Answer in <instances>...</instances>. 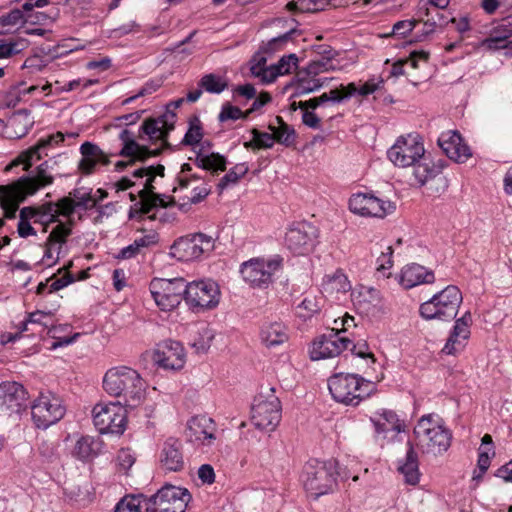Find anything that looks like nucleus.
<instances>
[{
	"label": "nucleus",
	"instance_id": "obj_11",
	"mask_svg": "<svg viewBox=\"0 0 512 512\" xmlns=\"http://www.w3.org/2000/svg\"><path fill=\"white\" fill-rule=\"evenodd\" d=\"M125 406L120 403H99L93 408V422L101 434L121 435L126 426Z\"/></svg>",
	"mask_w": 512,
	"mask_h": 512
},
{
	"label": "nucleus",
	"instance_id": "obj_42",
	"mask_svg": "<svg viewBox=\"0 0 512 512\" xmlns=\"http://www.w3.org/2000/svg\"><path fill=\"white\" fill-rule=\"evenodd\" d=\"M73 456L80 460H88L95 455L94 439L90 436L80 437L74 446Z\"/></svg>",
	"mask_w": 512,
	"mask_h": 512
},
{
	"label": "nucleus",
	"instance_id": "obj_51",
	"mask_svg": "<svg viewBox=\"0 0 512 512\" xmlns=\"http://www.w3.org/2000/svg\"><path fill=\"white\" fill-rule=\"evenodd\" d=\"M357 92L355 83H349L348 85H340V87L330 90L327 94L329 101L339 103L344 99H347Z\"/></svg>",
	"mask_w": 512,
	"mask_h": 512
},
{
	"label": "nucleus",
	"instance_id": "obj_23",
	"mask_svg": "<svg viewBox=\"0 0 512 512\" xmlns=\"http://www.w3.org/2000/svg\"><path fill=\"white\" fill-rule=\"evenodd\" d=\"M471 324L472 315L468 311L460 318L456 319L453 329L442 348V353L446 355H456L463 351L470 337Z\"/></svg>",
	"mask_w": 512,
	"mask_h": 512
},
{
	"label": "nucleus",
	"instance_id": "obj_33",
	"mask_svg": "<svg viewBox=\"0 0 512 512\" xmlns=\"http://www.w3.org/2000/svg\"><path fill=\"white\" fill-rule=\"evenodd\" d=\"M260 338L267 347L278 346L288 340L287 329L281 322L266 323L261 328Z\"/></svg>",
	"mask_w": 512,
	"mask_h": 512
},
{
	"label": "nucleus",
	"instance_id": "obj_21",
	"mask_svg": "<svg viewBox=\"0 0 512 512\" xmlns=\"http://www.w3.org/2000/svg\"><path fill=\"white\" fill-rule=\"evenodd\" d=\"M351 341L340 337L339 333L333 335H323L317 338L311 346L310 358L314 361L333 358L341 354L342 351L349 348Z\"/></svg>",
	"mask_w": 512,
	"mask_h": 512
},
{
	"label": "nucleus",
	"instance_id": "obj_28",
	"mask_svg": "<svg viewBox=\"0 0 512 512\" xmlns=\"http://www.w3.org/2000/svg\"><path fill=\"white\" fill-rule=\"evenodd\" d=\"M182 442L175 438H169L165 441L161 456L160 463L166 470L178 472L184 468Z\"/></svg>",
	"mask_w": 512,
	"mask_h": 512
},
{
	"label": "nucleus",
	"instance_id": "obj_20",
	"mask_svg": "<svg viewBox=\"0 0 512 512\" xmlns=\"http://www.w3.org/2000/svg\"><path fill=\"white\" fill-rule=\"evenodd\" d=\"M152 359L165 370H180L185 365L186 354L180 342L166 340L154 350Z\"/></svg>",
	"mask_w": 512,
	"mask_h": 512
},
{
	"label": "nucleus",
	"instance_id": "obj_44",
	"mask_svg": "<svg viewBox=\"0 0 512 512\" xmlns=\"http://www.w3.org/2000/svg\"><path fill=\"white\" fill-rule=\"evenodd\" d=\"M328 4V0H297L291 1L287 4L289 11L299 12H317L325 9Z\"/></svg>",
	"mask_w": 512,
	"mask_h": 512
},
{
	"label": "nucleus",
	"instance_id": "obj_14",
	"mask_svg": "<svg viewBox=\"0 0 512 512\" xmlns=\"http://www.w3.org/2000/svg\"><path fill=\"white\" fill-rule=\"evenodd\" d=\"M214 249V239L203 233L179 238L171 246V254L181 261H191Z\"/></svg>",
	"mask_w": 512,
	"mask_h": 512
},
{
	"label": "nucleus",
	"instance_id": "obj_61",
	"mask_svg": "<svg viewBox=\"0 0 512 512\" xmlns=\"http://www.w3.org/2000/svg\"><path fill=\"white\" fill-rule=\"evenodd\" d=\"M210 193V188L203 184L202 186H193L192 191L189 195H185V198L192 204H196L205 199Z\"/></svg>",
	"mask_w": 512,
	"mask_h": 512
},
{
	"label": "nucleus",
	"instance_id": "obj_39",
	"mask_svg": "<svg viewBox=\"0 0 512 512\" xmlns=\"http://www.w3.org/2000/svg\"><path fill=\"white\" fill-rule=\"evenodd\" d=\"M196 164L198 167L210 170L213 173L226 170V159L218 153H211L209 155L199 154L196 157Z\"/></svg>",
	"mask_w": 512,
	"mask_h": 512
},
{
	"label": "nucleus",
	"instance_id": "obj_32",
	"mask_svg": "<svg viewBox=\"0 0 512 512\" xmlns=\"http://www.w3.org/2000/svg\"><path fill=\"white\" fill-rule=\"evenodd\" d=\"M321 286L322 291L328 295L344 294L351 289V283L342 269L326 274L323 277Z\"/></svg>",
	"mask_w": 512,
	"mask_h": 512
},
{
	"label": "nucleus",
	"instance_id": "obj_15",
	"mask_svg": "<svg viewBox=\"0 0 512 512\" xmlns=\"http://www.w3.org/2000/svg\"><path fill=\"white\" fill-rule=\"evenodd\" d=\"M349 209L364 217L384 218L396 210V204L370 193H356L349 199Z\"/></svg>",
	"mask_w": 512,
	"mask_h": 512
},
{
	"label": "nucleus",
	"instance_id": "obj_57",
	"mask_svg": "<svg viewBox=\"0 0 512 512\" xmlns=\"http://www.w3.org/2000/svg\"><path fill=\"white\" fill-rule=\"evenodd\" d=\"M334 69L331 60L322 58L321 60H314L310 62L306 68L307 75H319L323 72Z\"/></svg>",
	"mask_w": 512,
	"mask_h": 512
},
{
	"label": "nucleus",
	"instance_id": "obj_59",
	"mask_svg": "<svg viewBox=\"0 0 512 512\" xmlns=\"http://www.w3.org/2000/svg\"><path fill=\"white\" fill-rule=\"evenodd\" d=\"M23 22V14L21 10L14 9L8 14L0 17V25L3 27H14Z\"/></svg>",
	"mask_w": 512,
	"mask_h": 512
},
{
	"label": "nucleus",
	"instance_id": "obj_50",
	"mask_svg": "<svg viewBox=\"0 0 512 512\" xmlns=\"http://www.w3.org/2000/svg\"><path fill=\"white\" fill-rule=\"evenodd\" d=\"M203 137L201 122L197 117L190 121V126L186 132L182 143L185 145H194L200 142Z\"/></svg>",
	"mask_w": 512,
	"mask_h": 512
},
{
	"label": "nucleus",
	"instance_id": "obj_40",
	"mask_svg": "<svg viewBox=\"0 0 512 512\" xmlns=\"http://www.w3.org/2000/svg\"><path fill=\"white\" fill-rule=\"evenodd\" d=\"M146 511V497L143 495H126L116 505L114 512Z\"/></svg>",
	"mask_w": 512,
	"mask_h": 512
},
{
	"label": "nucleus",
	"instance_id": "obj_31",
	"mask_svg": "<svg viewBox=\"0 0 512 512\" xmlns=\"http://www.w3.org/2000/svg\"><path fill=\"white\" fill-rule=\"evenodd\" d=\"M80 151L83 157L79 162L78 168L85 174L92 173L95 166L99 163L103 165L109 164L107 155L95 144L85 142L81 145Z\"/></svg>",
	"mask_w": 512,
	"mask_h": 512
},
{
	"label": "nucleus",
	"instance_id": "obj_64",
	"mask_svg": "<svg viewBox=\"0 0 512 512\" xmlns=\"http://www.w3.org/2000/svg\"><path fill=\"white\" fill-rule=\"evenodd\" d=\"M213 338V333L209 330H206L205 337H201L198 341H195L193 343V347L196 349L197 352L205 353L210 348Z\"/></svg>",
	"mask_w": 512,
	"mask_h": 512
},
{
	"label": "nucleus",
	"instance_id": "obj_18",
	"mask_svg": "<svg viewBox=\"0 0 512 512\" xmlns=\"http://www.w3.org/2000/svg\"><path fill=\"white\" fill-rule=\"evenodd\" d=\"M351 299L360 314L376 318L385 313L383 296L373 287L360 286L351 293Z\"/></svg>",
	"mask_w": 512,
	"mask_h": 512
},
{
	"label": "nucleus",
	"instance_id": "obj_45",
	"mask_svg": "<svg viewBox=\"0 0 512 512\" xmlns=\"http://www.w3.org/2000/svg\"><path fill=\"white\" fill-rule=\"evenodd\" d=\"M249 168L245 163L235 165L225 174L218 183V190L222 192L228 185L236 184L248 172Z\"/></svg>",
	"mask_w": 512,
	"mask_h": 512
},
{
	"label": "nucleus",
	"instance_id": "obj_37",
	"mask_svg": "<svg viewBox=\"0 0 512 512\" xmlns=\"http://www.w3.org/2000/svg\"><path fill=\"white\" fill-rule=\"evenodd\" d=\"M377 433H384L390 430H399L397 415L390 410H382L371 417Z\"/></svg>",
	"mask_w": 512,
	"mask_h": 512
},
{
	"label": "nucleus",
	"instance_id": "obj_22",
	"mask_svg": "<svg viewBox=\"0 0 512 512\" xmlns=\"http://www.w3.org/2000/svg\"><path fill=\"white\" fill-rule=\"evenodd\" d=\"M175 113L164 114L158 118L146 119L140 129L139 138L144 139V135L151 142L161 140L165 147H169L167 136L174 129Z\"/></svg>",
	"mask_w": 512,
	"mask_h": 512
},
{
	"label": "nucleus",
	"instance_id": "obj_62",
	"mask_svg": "<svg viewBox=\"0 0 512 512\" xmlns=\"http://www.w3.org/2000/svg\"><path fill=\"white\" fill-rule=\"evenodd\" d=\"M242 117L245 118L246 115L243 114L240 108L232 105L223 106L222 111L219 114V120L221 122L226 120H237Z\"/></svg>",
	"mask_w": 512,
	"mask_h": 512
},
{
	"label": "nucleus",
	"instance_id": "obj_47",
	"mask_svg": "<svg viewBox=\"0 0 512 512\" xmlns=\"http://www.w3.org/2000/svg\"><path fill=\"white\" fill-rule=\"evenodd\" d=\"M33 216L32 210L29 208H22L19 213V221L17 225V232L18 235L22 238H27L29 236H35L36 230L32 226L33 220L30 218V216Z\"/></svg>",
	"mask_w": 512,
	"mask_h": 512
},
{
	"label": "nucleus",
	"instance_id": "obj_34",
	"mask_svg": "<svg viewBox=\"0 0 512 512\" xmlns=\"http://www.w3.org/2000/svg\"><path fill=\"white\" fill-rule=\"evenodd\" d=\"M26 208L32 210L33 216H29L33 220V223L44 226V232L47 231V226L50 223L57 222L58 224L60 222L56 219V207L53 202H47L39 206H27Z\"/></svg>",
	"mask_w": 512,
	"mask_h": 512
},
{
	"label": "nucleus",
	"instance_id": "obj_48",
	"mask_svg": "<svg viewBox=\"0 0 512 512\" xmlns=\"http://www.w3.org/2000/svg\"><path fill=\"white\" fill-rule=\"evenodd\" d=\"M199 86L209 93H221L227 88V83L215 74H207L201 78Z\"/></svg>",
	"mask_w": 512,
	"mask_h": 512
},
{
	"label": "nucleus",
	"instance_id": "obj_46",
	"mask_svg": "<svg viewBox=\"0 0 512 512\" xmlns=\"http://www.w3.org/2000/svg\"><path fill=\"white\" fill-rule=\"evenodd\" d=\"M251 133L253 138L244 144L246 148L268 149L273 147L275 142V137H273V134L260 132L256 128L252 129Z\"/></svg>",
	"mask_w": 512,
	"mask_h": 512
},
{
	"label": "nucleus",
	"instance_id": "obj_3",
	"mask_svg": "<svg viewBox=\"0 0 512 512\" xmlns=\"http://www.w3.org/2000/svg\"><path fill=\"white\" fill-rule=\"evenodd\" d=\"M47 169V162L42 163L37 167L35 175L21 177L9 185H0V206L6 218L15 217L19 203L27 196L53 183V176Z\"/></svg>",
	"mask_w": 512,
	"mask_h": 512
},
{
	"label": "nucleus",
	"instance_id": "obj_13",
	"mask_svg": "<svg viewBox=\"0 0 512 512\" xmlns=\"http://www.w3.org/2000/svg\"><path fill=\"white\" fill-rule=\"evenodd\" d=\"M32 420L38 428L46 429L65 415L62 400L47 392L41 393L31 406Z\"/></svg>",
	"mask_w": 512,
	"mask_h": 512
},
{
	"label": "nucleus",
	"instance_id": "obj_38",
	"mask_svg": "<svg viewBox=\"0 0 512 512\" xmlns=\"http://www.w3.org/2000/svg\"><path fill=\"white\" fill-rule=\"evenodd\" d=\"M170 201L166 202L163 195L160 194H153L152 196L148 197L147 201H139L135 204L134 208L130 211V216H132L133 211L139 214H148L152 211L153 208L156 207H162L166 208L168 206H171L175 204V201L173 198H169Z\"/></svg>",
	"mask_w": 512,
	"mask_h": 512
},
{
	"label": "nucleus",
	"instance_id": "obj_12",
	"mask_svg": "<svg viewBox=\"0 0 512 512\" xmlns=\"http://www.w3.org/2000/svg\"><path fill=\"white\" fill-rule=\"evenodd\" d=\"M150 292L162 311H172L185 297V281L182 278H155L150 283Z\"/></svg>",
	"mask_w": 512,
	"mask_h": 512
},
{
	"label": "nucleus",
	"instance_id": "obj_26",
	"mask_svg": "<svg viewBox=\"0 0 512 512\" xmlns=\"http://www.w3.org/2000/svg\"><path fill=\"white\" fill-rule=\"evenodd\" d=\"M27 393L17 382H6L0 385V407L10 412H20L26 406Z\"/></svg>",
	"mask_w": 512,
	"mask_h": 512
},
{
	"label": "nucleus",
	"instance_id": "obj_1",
	"mask_svg": "<svg viewBox=\"0 0 512 512\" xmlns=\"http://www.w3.org/2000/svg\"><path fill=\"white\" fill-rule=\"evenodd\" d=\"M387 156L397 167L412 168V186L422 187L436 182L435 192L444 191L447 188V180L442 176L443 165L441 162H434L426 154L419 135L400 136L387 151ZM429 189L433 190V187L430 186Z\"/></svg>",
	"mask_w": 512,
	"mask_h": 512
},
{
	"label": "nucleus",
	"instance_id": "obj_54",
	"mask_svg": "<svg viewBox=\"0 0 512 512\" xmlns=\"http://www.w3.org/2000/svg\"><path fill=\"white\" fill-rule=\"evenodd\" d=\"M298 58L295 54L283 56L277 64H274L279 76L286 75L292 72L297 67Z\"/></svg>",
	"mask_w": 512,
	"mask_h": 512
},
{
	"label": "nucleus",
	"instance_id": "obj_55",
	"mask_svg": "<svg viewBox=\"0 0 512 512\" xmlns=\"http://www.w3.org/2000/svg\"><path fill=\"white\" fill-rule=\"evenodd\" d=\"M54 205L56 207V219L60 215L70 217L76 208L75 200L71 196L60 199Z\"/></svg>",
	"mask_w": 512,
	"mask_h": 512
},
{
	"label": "nucleus",
	"instance_id": "obj_2",
	"mask_svg": "<svg viewBox=\"0 0 512 512\" xmlns=\"http://www.w3.org/2000/svg\"><path fill=\"white\" fill-rule=\"evenodd\" d=\"M103 388L129 408L138 407L145 399L144 380L136 370L126 366L109 369L103 378Z\"/></svg>",
	"mask_w": 512,
	"mask_h": 512
},
{
	"label": "nucleus",
	"instance_id": "obj_4",
	"mask_svg": "<svg viewBox=\"0 0 512 512\" xmlns=\"http://www.w3.org/2000/svg\"><path fill=\"white\" fill-rule=\"evenodd\" d=\"M417 446L424 453L438 455L448 450L451 433L431 415L423 416L414 428Z\"/></svg>",
	"mask_w": 512,
	"mask_h": 512
},
{
	"label": "nucleus",
	"instance_id": "obj_7",
	"mask_svg": "<svg viewBox=\"0 0 512 512\" xmlns=\"http://www.w3.org/2000/svg\"><path fill=\"white\" fill-rule=\"evenodd\" d=\"M337 472L331 461L309 460L303 467L302 481L305 490L314 498L325 495L336 487Z\"/></svg>",
	"mask_w": 512,
	"mask_h": 512
},
{
	"label": "nucleus",
	"instance_id": "obj_43",
	"mask_svg": "<svg viewBox=\"0 0 512 512\" xmlns=\"http://www.w3.org/2000/svg\"><path fill=\"white\" fill-rule=\"evenodd\" d=\"M27 47L28 41L24 38L2 40L0 41V59L18 54Z\"/></svg>",
	"mask_w": 512,
	"mask_h": 512
},
{
	"label": "nucleus",
	"instance_id": "obj_60",
	"mask_svg": "<svg viewBox=\"0 0 512 512\" xmlns=\"http://www.w3.org/2000/svg\"><path fill=\"white\" fill-rule=\"evenodd\" d=\"M298 21L295 18H277L272 22L273 29H282L284 32H298Z\"/></svg>",
	"mask_w": 512,
	"mask_h": 512
},
{
	"label": "nucleus",
	"instance_id": "obj_58",
	"mask_svg": "<svg viewBox=\"0 0 512 512\" xmlns=\"http://www.w3.org/2000/svg\"><path fill=\"white\" fill-rule=\"evenodd\" d=\"M135 460V455L132 453L130 449H121L117 454L118 466L124 472H127L133 466Z\"/></svg>",
	"mask_w": 512,
	"mask_h": 512
},
{
	"label": "nucleus",
	"instance_id": "obj_63",
	"mask_svg": "<svg viewBox=\"0 0 512 512\" xmlns=\"http://www.w3.org/2000/svg\"><path fill=\"white\" fill-rule=\"evenodd\" d=\"M350 345H351L350 350L354 355L359 356L361 358H369V359H371L372 363H375L376 359L374 357V354L369 351V348H368V345L366 342H361L358 344L351 343Z\"/></svg>",
	"mask_w": 512,
	"mask_h": 512
},
{
	"label": "nucleus",
	"instance_id": "obj_27",
	"mask_svg": "<svg viewBox=\"0 0 512 512\" xmlns=\"http://www.w3.org/2000/svg\"><path fill=\"white\" fill-rule=\"evenodd\" d=\"M120 140L123 143L119 155L126 158H132V161L143 162L152 156H158L161 153V149H149L147 146L140 145L134 139L132 133L124 129L119 135Z\"/></svg>",
	"mask_w": 512,
	"mask_h": 512
},
{
	"label": "nucleus",
	"instance_id": "obj_36",
	"mask_svg": "<svg viewBox=\"0 0 512 512\" xmlns=\"http://www.w3.org/2000/svg\"><path fill=\"white\" fill-rule=\"evenodd\" d=\"M399 471L404 475L405 482L415 485L419 481L417 454L412 447L407 451L406 461L399 467Z\"/></svg>",
	"mask_w": 512,
	"mask_h": 512
},
{
	"label": "nucleus",
	"instance_id": "obj_6",
	"mask_svg": "<svg viewBox=\"0 0 512 512\" xmlns=\"http://www.w3.org/2000/svg\"><path fill=\"white\" fill-rule=\"evenodd\" d=\"M462 300L460 289L455 285H448L422 303L419 312L427 320L451 321L456 317Z\"/></svg>",
	"mask_w": 512,
	"mask_h": 512
},
{
	"label": "nucleus",
	"instance_id": "obj_25",
	"mask_svg": "<svg viewBox=\"0 0 512 512\" xmlns=\"http://www.w3.org/2000/svg\"><path fill=\"white\" fill-rule=\"evenodd\" d=\"M438 144L447 157L456 162L464 163L471 157L470 148L456 131L443 133L438 139Z\"/></svg>",
	"mask_w": 512,
	"mask_h": 512
},
{
	"label": "nucleus",
	"instance_id": "obj_35",
	"mask_svg": "<svg viewBox=\"0 0 512 512\" xmlns=\"http://www.w3.org/2000/svg\"><path fill=\"white\" fill-rule=\"evenodd\" d=\"M318 75H307L306 70L299 73L297 83L295 85L294 96H302L314 92L321 88L327 78H318Z\"/></svg>",
	"mask_w": 512,
	"mask_h": 512
},
{
	"label": "nucleus",
	"instance_id": "obj_10",
	"mask_svg": "<svg viewBox=\"0 0 512 512\" xmlns=\"http://www.w3.org/2000/svg\"><path fill=\"white\" fill-rule=\"evenodd\" d=\"M220 295L218 284L212 280L185 283L184 300L195 312L216 308L220 302Z\"/></svg>",
	"mask_w": 512,
	"mask_h": 512
},
{
	"label": "nucleus",
	"instance_id": "obj_56",
	"mask_svg": "<svg viewBox=\"0 0 512 512\" xmlns=\"http://www.w3.org/2000/svg\"><path fill=\"white\" fill-rule=\"evenodd\" d=\"M27 317H28V322H30V324L39 325L43 329L49 328L52 325L51 312H44V311L37 310L35 312L29 313L27 315Z\"/></svg>",
	"mask_w": 512,
	"mask_h": 512
},
{
	"label": "nucleus",
	"instance_id": "obj_19",
	"mask_svg": "<svg viewBox=\"0 0 512 512\" xmlns=\"http://www.w3.org/2000/svg\"><path fill=\"white\" fill-rule=\"evenodd\" d=\"M315 229L306 222L292 224L285 233L284 243L294 254L309 253L314 246Z\"/></svg>",
	"mask_w": 512,
	"mask_h": 512
},
{
	"label": "nucleus",
	"instance_id": "obj_30",
	"mask_svg": "<svg viewBox=\"0 0 512 512\" xmlns=\"http://www.w3.org/2000/svg\"><path fill=\"white\" fill-rule=\"evenodd\" d=\"M215 423L207 416H196L188 422V436L191 440L205 443L215 439Z\"/></svg>",
	"mask_w": 512,
	"mask_h": 512
},
{
	"label": "nucleus",
	"instance_id": "obj_17",
	"mask_svg": "<svg viewBox=\"0 0 512 512\" xmlns=\"http://www.w3.org/2000/svg\"><path fill=\"white\" fill-rule=\"evenodd\" d=\"M72 226L73 220L59 222L50 231L43 244L44 254L42 259L48 266L58 263L61 255L66 251L68 238L72 234Z\"/></svg>",
	"mask_w": 512,
	"mask_h": 512
},
{
	"label": "nucleus",
	"instance_id": "obj_5",
	"mask_svg": "<svg viewBox=\"0 0 512 512\" xmlns=\"http://www.w3.org/2000/svg\"><path fill=\"white\" fill-rule=\"evenodd\" d=\"M372 383L355 374L338 373L328 380L332 397L345 405H358L372 391Z\"/></svg>",
	"mask_w": 512,
	"mask_h": 512
},
{
	"label": "nucleus",
	"instance_id": "obj_24",
	"mask_svg": "<svg viewBox=\"0 0 512 512\" xmlns=\"http://www.w3.org/2000/svg\"><path fill=\"white\" fill-rule=\"evenodd\" d=\"M65 137L62 132H56L45 138L40 139L34 146L30 147L26 151H23L10 165L6 167V170H10L13 166L24 164V170H28L32 165V160L36 158L40 160L42 158V152L54 145H58L64 141Z\"/></svg>",
	"mask_w": 512,
	"mask_h": 512
},
{
	"label": "nucleus",
	"instance_id": "obj_16",
	"mask_svg": "<svg viewBox=\"0 0 512 512\" xmlns=\"http://www.w3.org/2000/svg\"><path fill=\"white\" fill-rule=\"evenodd\" d=\"M280 266L279 258L270 260L254 258L242 264L241 274L252 287H267L271 283L272 275Z\"/></svg>",
	"mask_w": 512,
	"mask_h": 512
},
{
	"label": "nucleus",
	"instance_id": "obj_41",
	"mask_svg": "<svg viewBox=\"0 0 512 512\" xmlns=\"http://www.w3.org/2000/svg\"><path fill=\"white\" fill-rule=\"evenodd\" d=\"M276 121L278 123V127L269 125V129L272 131L275 141L286 146L291 145L295 138L294 129L285 123L280 116L276 117Z\"/></svg>",
	"mask_w": 512,
	"mask_h": 512
},
{
	"label": "nucleus",
	"instance_id": "obj_8",
	"mask_svg": "<svg viewBox=\"0 0 512 512\" xmlns=\"http://www.w3.org/2000/svg\"><path fill=\"white\" fill-rule=\"evenodd\" d=\"M281 419V402L275 395L274 388L259 393L252 405L251 421L262 431L271 432L276 429Z\"/></svg>",
	"mask_w": 512,
	"mask_h": 512
},
{
	"label": "nucleus",
	"instance_id": "obj_52",
	"mask_svg": "<svg viewBox=\"0 0 512 512\" xmlns=\"http://www.w3.org/2000/svg\"><path fill=\"white\" fill-rule=\"evenodd\" d=\"M85 48V45L83 43H81L78 39H75V38H67V39H64L61 41V43H59L55 49H54V52L58 55V56H63V55H66V54H69L71 52H74V51H77V50H81V49H84Z\"/></svg>",
	"mask_w": 512,
	"mask_h": 512
},
{
	"label": "nucleus",
	"instance_id": "obj_9",
	"mask_svg": "<svg viewBox=\"0 0 512 512\" xmlns=\"http://www.w3.org/2000/svg\"><path fill=\"white\" fill-rule=\"evenodd\" d=\"M191 500L189 491L165 485L150 498H146V512H185Z\"/></svg>",
	"mask_w": 512,
	"mask_h": 512
},
{
	"label": "nucleus",
	"instance_id": "obj_53",
	"mask_svg": "<svg viewBox=\"0 0 512 512\" xmlns=\"http://www.w3.org/2000/svg\"><path fill=\"white\" fill-rule=\"evenodd\" d=\"M70 196L75 200L76 207L84 209H93L97 204V199L90 193H82L80 190L70 192Z\"/></svg>",
	"mask_w": 512,
	"mask_h": 512
},
{
	"label": "nucleus",
	"instance_id": "obj_29",
	"mask_svg": "<svg viewBox=\"0 0 512 512\" xmlns=\"http://www.w3.org/2000/svg\"><path fill=\"white\" fill-rule=\"evenodd\" d=\"M434 273L419 264L406 265L399 275V284L410 289L422 283H433Z\"/></svg>",
	"mask_w": 512,
	"mask_h": 512
},
{
	"label": "nucleus",
	"instance_id": "obj_49",
	"mask_svg": "<svg viewBox=\"0 0 512 512\" xmlns=\"http://www.w3.org/2000/svg\"><path fill=\"white\" fill-rule=\"evenodd\" d=\"M393 249L391 246H386L384 250L380 251V255L377 258L376 272L378 275H382L383 278H389L391 273H386L393 266Z\"/></svg>",
	"mask_w": 512,
	"mask_h": 512
}]
</instances>
